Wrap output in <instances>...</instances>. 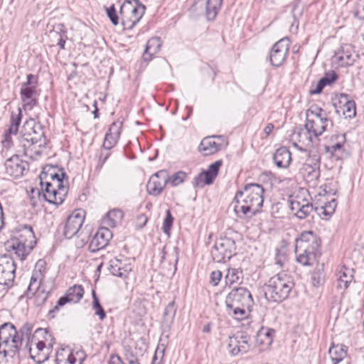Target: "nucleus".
Returning a JSON list of instances; mask_svg holds the SVG:
<instances>
[{
	"instance_id": "obj_1",
	"label": "nucleus",
	"mask_w": 364,
	"mask_h": 364,
	"mask_svg": "<svg viewBox=\"0 0 364 364\" xmlns=\"http://www.w3.org/2000/svg\"><path fill=\"white\" fill-rule=\"evenodd\" d=\"M264 190L258 183L246 184L242 191H237L232 201L234 211L240 218H250L260 212Z\"/></svg>"
},
{
	"instance_id": "obj_2",
	"label": "nucleus",
	"mask_w": 364,
	"mask_h": 364,
	"mask_svg": "<svg viewBox=\"0 0 364 364\" xmlns=\"http://www.w3.org/2000/svg\"><path fill=\"white\" fill-rule=\"evenodd\" d=\"M33 325L24 323L19 330L11 323H5L0 326V354L4 357L14 355L19 351L24 338L29 339Z\"/></svg>"
},
{
	"instance_id": "obj_3",
	"label": "nucleus",
	"mask_w": 364,
	"mask_h": 364,
	"mask_svg": "<svg viewBox=\"0 0 364 364\" xmlns=\"http://www.w3.org/2000/svg\"><path fill=\"white\" fill-rule=\"evenodd\" d=\"M321 240L314 231L303 232L295 240L296 262L303 266H312L320 257Z\"/></svg>"
},
{
	"instance_id": "obj_4",
	"label": "nucleus",
	"mask_w": 364,
	"mask_h": 364,
	"mask_svg": "<svg viewBox=\"0 0 364 364\" xmlns=\"http://www.w3.org/2000/svg\"><path fill=\"white\" fill-rule=\"evenodd\" d=\"M19 143L25 156L34 159L40 156L41 154L40 148L46 145L42 126L33 121L26 122L21 132Z\"/></svg>"
},
{
	"instance_id": "obj_5",
	"label": "nucleus",
	"mask_w": 364,
	"mask_h": 364,
	"mask_svg": "<svg viewBox=\"0 0 364 364\" xmlns=\"http://www.w3.org/2000/svg\"><path fill=\"white\" fill-rule=\"evenodd\" d=\"M253 304L251 293L245 287L234 288L226 296L227 314L236 320H243L248 317L246 309Z\"/></svg>"
},
{
	"instance_id": "obj_6",
	"label": "nucleus",
	"mask_w": 364,
	"mask_h": 364,
	"mask_svg": "<svg viewBox=\"0 0 364 364\" xmlns=\"http://www.w3.org/2000/svg\"><path fill=\"white\" fill-rule=\"evenodd\" d=\"M294 286L291 277L284 272H280L269 279L265 287V297L269 301H282L289 296Z\"/></svg>"
},
{
	"instance_id": "obj_7",
	"label": "nucleus",
	"mask_w": 364,
	"mask_h": 364,
	"mask_svg": "<svg viewBox=\"0 0 364 364\" xmlns=\"http://www.w3.org/2000/svg\"><path fill=\"white\" fill-rule=\"evenodd\" d=\"M306 191H301L300 194L291 196L289 198V206L295 215L299 219H304L314 210L321 218L328 220L332 213H330L323 205L314 208L313 205L306 199Z\"/></svg>"
},
{
	"instance_id": "obj_8",
	"label": "nucleus",
	"mask_w": 364,
	"mask_h": 364,
	"mask_svg": "<svg viewBox=\"0 0 364 364\" xmlns=\"http://www.w3.org/2000/svg\"><path fill=\"white\" fill-rule=\"evenodd\" d=\"M145 9V6L139 0H126L119 11L124 28L132 29L142 18Z\"/></svg>"
},
{
	"instance_id": "obj_9",
	"label": "nucleus",
	"mask_w": 364,
	"mask_h": 364,
	"mask_svg": "<svg viewBox=\"0 0 364 364\" xmlns=\"http://www.w3.org/2000/svg\"><path fill=\"white\" fill-rule=\"evenodd\" d=\"M43 275L41 269H35L28 287L26 296H33V303L36 306H43L50 295V290H46L42 284Z\"/></svg>"
},
{
	"instance_id": "obj_10",
	"label": "nucleus",
	"mask_w": 364,
	"mask_h": 364,
	"mask_svg": "<svg viewBox=\"0 0 364 364\" xmlns=\"http://www.w3.org/2000/svg\"><path fill=\"white\" fill-rule=\"evenodd\" d=\"M16 264L14 257L0 258V298H2L14 285Z\"/></svg>"
},
{
	"instance_id": "obj_11",
	"label": "nucleus",
	"mask_w": 364,
	"mask_h": 364,
	"mask_svg": "<svg viewBox=\"0 0 364 364\" xmlns=\"http://www.w3.org/2000/svg\"><path fill=\"white\" fill-rule=\"evenodd\" d=\"M38 77L28 74L26 81L21 84L20 89V97L23 102L24 110H31L38 105L39 93L37 90Z\"/></svg>"
},
{
	"instance_id": "obj_12",
	"label": "nucleus",
	"mask_w": 364,
	"mask_h": 364,
	"mask_svg": "<svg viewBox=\"0 0 364 364\" xmlns=\"http://www.w3.org/2000/svg\"><path fill=\"white\" fill-rule=\"evenodd\" d=\"M43 174L40 176L42 197L49 203L57 205L62 204L68 194V188L65 186H57L55 183L44 181Z\"/></svg>"
},
{
	"instance_id": "obj_13",
	"label": "nucleus",
	"mask_w": 364,
	"mask_h": 364,
	"mask_svg": "<svg viewBox=\"0 0 364 364\" xmlns=\"http://www.w3.org/2000/svg\"><path fill=\"white\" fill-rule=\"evenodd\" d=\"M235 240L230 237H220L216 240L211 250V256L215 262H225L234 255L235 250Z\"/></svg>"
},
{
	"instance_id": "obj_14",
	"label": "nucleus",
	"mask_w": 364,
	"mask_h": 364,
	"mask_svg": "<svg viewBox=\"0 0 364 364\" xmlns=\"http://www.w3.org/2000/svg\"><path fill=\"white\" fill-rule=\"evenodd\" d=\"M250 341L251 338L247 334L230 336L227 345L229 353L232 356H237L248 352L251 348Z\"/></svg>"
},
{
	"instance_id": "obj_15",
	"label": "nucleus",
	"mask_w": 364,
	"mask_h": 364,
	"mask_svg": "<svg viewBox=\"0 0 364 364\" xmlns=\"http://www.w3.org/2000/svg\"><path fill=\"white\" fill-rule=\"evenodd\" d=\"M168 181V175L166 170H161L155 173L150 177L146 184L148 193L153 196H159L163 192Z\"/></svg>"
},
{
	"instance_id": "obj_16",
	"label": "nucleus",
	"mask_w": 364,
	"mask_h": 364,
	"mask_svg": "<svg viewBox=\"0 0 364 364\" xmlns=\"http://www.w3.org/2000/svg\"><path fill=\"white\" fill-rule=\"evenodd\" d=\"M293 139L298 141L299 144L294 143V146L301 151H306L314 146L319 139H317L312 133H310L308 128H298L294 130Z\"/></svg>"
},
{
	"instance_id": "obj_17",
	"label": "nucleus",
	"mask_w": 364,
	"mask_h": 364,
	"mask_svg": "<svg viewBox=\"0 0 364 364\" xmlns=\"http://www.w3.org/2000/svg\"><path fill=\"white\" fill-rule=\"evenodd\" d=\"M289 51V41L282 38L272 47L269 53V61L272 66L279 67L284 62Z\"/></svg>"
},
{
	"instance_id": "obj_18",
	"label": "nucleus",
	"mask_w": 364,
	"mask_h": 364,
	"mask_svg": "<svg viewBox=\"0 0 364 364\" xmlns=\"http://www.w3.org/2000/svg\"><path fill=\"white\" fill-rule=\"evenodd\" d=\"M311 118L306 119L304 124L305 128H308L310 133L318 139L326 131L328 126H333L332 120L328 117L319 118V117L312 116Z\"/></svg>"
},
{
	"instance_id": "obj_19",
	"label": "nucleus",
	"mask_w": 364,
	"mask_h": 364,
	"mask_svg": "<svg viewBox=\"0 0 364 364\" xmlns=\"http://www.w3.org/2000/svg\"><path fill=\"white\" fill-rule=\"evenodd\" d=\"M112 236V232L107 227H100L90 242L89 250L95 252L105 248Z\"/></svg>"
},
{
	"instance_id": "obj_20",
	"label": "nucleus",
	"mask_w": 364,
	"mask_h": 364,
	"mask_svg": "<svg viewBox=\"0 0 364 364\" xmlns=\"http://www.w3.org/2000/svg\"><path fill=\"white\" fill-rule=\"evenodd\" d=\"M122 127L123 120L120 119L111 124L105 136L102 144L104 149L110 150L116 146L120 138Z\"/></svg>"
},
{
	"instance_id": "obj_21",
	"label": "nucleus",
	"mask_w": 364,
	"mask_h": 364,
	"mask_svg": "<svg viewBox=\"0 0 364 364\" xmlns=\"http://www.w3.org/2000/svg\"><path fill=\"white\" fill-rule=\"evenodd\" d=\"M358 58V55L351 44H345L334 55L336 62L342 67L353 65Z\"/></svg>"
},
{
	"instance_id": "obj_22",
	"label": "nucleus",
	"mask_w": 364,
	"mask_h": 364,
	"mask_svg": "<svg viewBox=\"0 0 364 364\" xmlns=\"http://www.w3.org/2000/svg\"><path fill=\"white\" fill-rule=\"evenodd\" d=\"M110 273L116 277L127 278L132 270V264L129 259L121 257H115L109 261Z\"/></svg>"
},
{
	"instance_id": "obj_23",
	"label": "nucleus",
	"mask_w": 364,
	"mask_h": 364,
	"mask_svg": "<svg viewBox=\"0 0 364 364\" xmlns=\"http://www.w3.org/2000/svg\"><path fill=\"white\" fill-rule=\"evenodd\" d=\"M84 223V215L79 212H73L68 218L63 226V235L70 239L80 231Z\"/></svg>"
},
{
	"instance_id": "obj_24",
	"label": "nucleus",
	"mask_w": 364,
	"mask_h": 364,
	"mask_svg": "<svg viewBox=\"0 0 364 364\" xmlns=\"http://www.w3.org/2000/svg\"><path fill=\"white\" fill-rule=\"evenodd\" d=\"M218 141H223L222 136H210L203 138L199 145L198 150L205 156L216 154L222 149L223 144Z\"/></svg>"
},
{
	"instance_id": "obj_25",
	"label": "nucleus",
	"mask_w": 364,
	"mask_h": 364,
	"mask_svg": "<svg viewBox=\"0 0 364 364\" xmlns=\"http://www.w3.org/2000/svg\"><path fill=\"white\" fill-rule=\"evenodd\" d=\"M26 166L27 164L16 154L13 155L5 161L6 173L16 178L23 176Z\"/></svg>"
},
{
	"instance_id": "obj_26",
	"label": "nucleus",
	"mask_w": 364,
	"mask_h": 364,
	"mask_svg": "<svg viewBox=\"0 0 364 364\" xmlns=\"http://www.w3.org/2000/svg\"><path fill=\"white\" fill-rule=\"evenodd\" d=\"M86 353L82 349L71 350L65 355L63 352L58 353L56 364H82L86 359Z\"/></svg>"
},
{
	"instance_id": "obj_27",
	"label": "nucleus",
	"mask_w": 364,
	"mask_h": 364,
	"mask_svg": "<svg viewBox=\"0 0 364 364\" xmlns=\"http://www.w3.org/2000/svg\"><path fill=\"white\" fill-rule=\"evenodd\" d=\"M7 247L14 251L15 257L20 261H23L26 256L33 248V245H25L17 239H11L6 244Z\"/></svg>"
},
{
	"instance_id": "obj_28",
	"label": "nucleus",
	"mask_w": 364,
	"mask_h": 364,
	"mask_svg": "<svg viewBox=\"0 0 364 364\" xmlns=\"http://www.w3.org/2000/svg\"><path fill=\"white\" fill-rule=\"evenodd\" d=\"M339 109H341L345 118H353L356 114L355 102L349 99L347 94L341 93L339 95Z\"/></svg>"
},
{
	"instance_id": "obj_29",
	"label": "nucleus",
	"mask_w": 364,
	"mask_h": 364,
	"mask_svg": "<svg viewBox=\"0 0 364 364\" xmlns=\"http://www.w3.org/2000/svg\"><path fill=\"white\" fill-rule=\"evenodd\" d=\"M162 46L161 40L159 37L151 38L146 43L142 58L144 61L149 62L156 54L161 50Z\"/></svg>"
},
{
	"instance_id": "obj_30",
	"label": "nucleus",
	"mask_w": 364,
	"mask_h": 364,
	"mask_svg": "<svg viewBox=\"0 0 364 364\" xmlns=\"http://www.w3.org/2000/svg\"><path fill=\"white\" fill-rule=\"evenodd\" d=\"M354 269L343 266L338 272L337 278V288L346 290L349 284L354 281Z\"/></svg>"
},
{
	"instance_id": "obj_31",
	"label": "nucleus",
	"mask_w": 364,
	"mask_h": 364,
	"mask_svg": "<svg viewBox=\"0 0 364 364\" xmlns=\"http://www.w3.org/2000/svg\"><path fill=\"white\" fill-rule=\"evenodd\" d=\"M124 217L123 212L119 209L109 210L102 219L101 227L115 228L121 223Z\"/></svg>"
},
{
	"instance_id": "obj_32",
	"label": "nucleus",
	"mask_w": 364,
	"mask_h": 364,
	"mask_svg": "<svg viewBox=\"0 0 364 364\" xmlns=\"http://www.w3.org/2000/svg\"><path fill=\"white\" fill-rule=\"evenodd\" d=\"M273 159L277 167L287 168L291 161V155L287 147L282 146L276 150Z\"/></svg>"
},
{
	"instance_id": "obj_33",
	"label": "nucleus",
	"mask_w": 364,
	"mask_h": 364,
	"mask_svg": "<svg viewBox=\"0 0 364 364\" xmlns=\"http://www.w3.org/2000/svg\"><path fill=\"white\" fill-rule=\"evenodd\" d=\"M314 166L307 162L304 164L306 180L316 183L320 177L319 162L320 157L318 155L314 156Z\"/></svg>"
},
{
	"instance_id": "obj_34",
	"label": "nucleus",
	"mask_w": 364,
	"mask_h": 364,
	"mask_svg": "<svg viewBox=\"0 0 364 364\" xmlns=\"http://www.w3.org/2000/svg\"><path fill=\"white\" fill-rule=\"evenodd\" d=\"M348 347L343 344H332L328 350L333 364H338L347 355Z\"/></svg>"
},
{
	"instance_id": "obj_35",
	"label": "nucleus",
	"mask_w": 364,
	"mask_h": 364,
	"mask_svg": "<svg viewBox=\"0 0 364 364\" xmlns=\"http://www.w3.org/2000/svg\"><path fill=\"white\" fill-rule=\"evenodd\" d=\"M84 289L82 285H74L70 287L65 296H61L67 300V304L70 302L77 303L82 298Z\"/></svg>"
},
{
	"instance_id": "obj_36",
	"label": "nucleus",
	"mask_w": 364,
	"mask_h": 364,
	"mask_svg": "<svg viewBox=\"0 0 364 364\" xmlns=\"http://www.w3.org/2000/svg\"><path fill=\"white\" fill-rule=\"evenodd\" d=\"M226 285L229 287L235 284H241L243 280V272L240 268H228L225 277Z\"/></svg>"
},
{
	"instance_id": "obj_37",
	"label": "nucleus",
	"mask_w": 364,
	"mask_h": 364,
	"mask_svg": "<svg viewBox=\"0 0 364 364\" xmlns=\"http://www.w3.org/2000/svg\"><path fill=\"white\" fill-rule=\"evenodd\" d=\"M333 139L336 140V143L329 145H325L324 146L325 151L329 154L331 156H333L337 151H339L343 148V146L346 141V134H333L330 137V140H333Z\"/></svg>"
},
{
	"instance_id": "obj_38",
	"label": "nucleus",
	"mask_w": 364,
	"mask_h": 364,
	"mask_svg": "<svg viewBox=\"0 0 364 364\" xmlns=\"http://www.w3.org/2000/svg\"><path fill=\"white\" fill-rule=\"evenodd\" d=\"M34 232L33 231L31 225H25L20 230L18 236L14 237L12 239H17L18 241L23 242L26 246L33 245V240L34 239Z\"/></svg>"
},
{
	"instance_id": "obj_39",
	"label": "nucleus",
	"mask_w": 364,
	"mask_h": 364,
	"mask_svg": "<svg viewBox=\"0 0 364 364\" xmlns=\"http://www.w3.org/2000/svg\"><path fill=\"white\" fill-rule=\"evenodd\" d=\"M223 0H207L206 16L209 20H213L221 8Z\"/></svg>"
},
{
	"instance_id": "obj_40",
	"label": "nucleus",
	"mask_w": 364,
	"mask_h": 364,
	"mask_svg": "<svg viewBox=\"0 0 364 364\" xmlns=\"http://www.w3.org/2000/svg\"><path fill=\"white\" fill-rule=\"evenodd\" d=\"M275 331L271 328H262L257 334V340L263 345L269 346L272 341Z\"/></svg>"
},
{
	"instance_id": "obj_41",
	"label": "nucleus",
	"mask_w": 364,
	"mask_h": 364,
	"mask_svg": "<svg viewBox=\"0 0 364 364\" xmlns=\"http://www.w3.org/2000/svg\"><path fill=\"white\" fill-rule=\"evenodd\" d=\"M21 118L22 111L21 108L18 109L17 112H11L10 118V126L9 127L10 133H14V135L17 134Z\"/></svg>"
},
{
	"instance_id": "obj_42",
	"label": "nucleus",
	"mask_w": 364,
	"mask_h": 364,
	"mask_svg": "<svg viewBox=\"0 0 364 364\" xmlns=\"http://www.w3.org/2000/svg\"><path fill=\"white\" fill-rule=\"evenodd\" d=\"M222 161L218 160L214 163L211 164L208 168L206 171H203L206 175L207 182L213 183L215 178H216L220 167L222 166Z\"/></svg>"
},
{
	"instance_id": "obj_43",
	"label": "nucleus",
	"mask_w": 364,
	"mask_h": 364,
	"mask_svg": "<svg viewBox=\"0 0 364 364\" xmlns=\"http://www.w3.org/2000/svg\"><path fill=\"white\" fill-rule=\"evenodd\" d=\"M311 279L314 287H318L323 285L325 282V273L323 267L315 269L311 273Z\"/></svg>"
},
{
	"instance_id": "obj_44",
	"label": "nucleus",
	"mask_w": 364,
	"mask_h": 364,
	"mask_svg": "<svg viewBox=\"0 0 364 364\" xmlns=\"http://www.w3.org/2000/svg\"><path fill=\"white\" fill-rule=\"evenodd\" d=\"M92 309L95 311V314L99 317V318L102 321L106 317V313L102 306L100 299L97 296V294L95 290L92 291Z\"/></svg>"
},
{
	"instance_id": "obj_45",
	"label": "nucleus",
	"mask_w": 364,
	"mask_h": 364,
	"mask_svg": "<svg viewBox=\"0 0 364 364\" xmlns=\"http://www.w3.org/2000/svg\"><path fill=\"white\" fill-rule=\"evenodd\" d=\"M161 339H160L159 343L156 347L155 350L154 357L152 358L151 364H161L164 360V357L165 355L166 350V345L161 343Z\"/></svg>"
},
{
	"instance_id": "obj_46",
	"label": "nucleus",
	"mask_w": 364,
	"mask_h": 364,
	"mask_svg": "<svg viewBox=\"0 0 364 364\" xmlns=\"http://www.w3.org/2000/svg\"><path fill=\"white\" fill-rule=\"evenodd\" d=\"M176 307L175 301H171L165 308L164 311V319L166 321H170L172 322L176 314Z\"/></svg>"
},
{
	"instance_id": "obj_47",
	"label": "nucleus",
	"mask_w": 364,
	"mask_h": 364,
	"mask_svg": "<svg viewBox=\"0 0 364 364\" xmlns=\"http://www.w3.org/2000/svg\"><path fill=\"white\" fill-rule=\"evenodd\" d=\"M66 176L63 171H60V173H58L55 171L50 172L49 174L45 173V178L49 177L51 179L50 183H55L57 186H64L63 179Z\"/></svg>"
},
{
	"instance_id": "obj_48",
	"label": "nucleus",
	"mask_w": 364,
	"mask_h": 364,
	"mask_svg": "<svg viewBox=\"0 0 364 364\" xmlns=\"http://www.w3.org/2000/svg\"><path fill=\"white\" fill-rule=\"evenodd\" d=\"M173 217L172 216L170 210H167L162 226L163 232L167 235H170V231L173 225Z\"/></svg>"
},
{
	"instance_id": "obj_49",
	"label": "nucleus",
	"mask_w": 364,
	"mask_h": 364,
	"mask_svg": "<svg viewBox=\"0 0 364 364\" xmlns=\"http://www.w3.org/2000/svg\"><path fill=\"white\" fill-rule=\"evenodd\" d=\"M58 26L60 27L59 31H54L53 33L58 36L57 44L61 50H63L65 49V44L68 37L66 35V31L64 30V26L63 24H60Z\"/></svg>"
},
{
	"instance_id": "obj_50",
	"label": "nucleus",
	"mask_w": 364,
	"mask_h": 364,
	"mask_svg": "<svg viewBox=\"0 0 364 364\" xmlns=\"http://www.w3.org/2000/svg\"><path fill=\"white\" fill-rule=\"evenodd\" d=\"M213 183L207 182L206 175L204 171H202L197 175L193 181V185L195 188H203L205 185H210Z\"/></svg>"
},
{
	"instance_id": "obj_51",
	"label": "nucleus",
	"mask_w": 364,
	"mask_h": 364,
	"mask_svg": "<svg viewBox=\"0 0 364 364\" xmlns=\"http://www.w3.org/2000/svg\"><path fill=\"white\" fill-rule=\"evenodd\" d=\"M186 176V173L179 171L173 174L169 181L172 186H176L182 183L185 181Z\"/></svg>"
},
{
	"instance_id": "obj_52",
	"label": "nucleus",
	"mask_w": 364,
	"mask_h": 364,
	"mask_svg": "<svg viewBox=\"0 0 364 364\" xmlns=\"http://www.w3.org/2000/svg\"><path fill=\"white\" fill-rule=\"evenodd\" d=\"M67 304V300L65 299H63L62 297L59 298L56 304L48 311V318H54L56 316V314L58 313L60 308L63 306Z\"/></svg>"
},
{
	"instance_id": "obj_53",
	"label": "nucleus",
	"mask_w": 364,
	"mask_h": 364,
	"mask_svg": "<svg viewBox=\"0 0 364 364\" xmlns=\"http://www.w3.org/2000/svg\"><path fill=\"white\" fill-rule=\"evenodd\" d=\"M106 13L109 18L110 19L111 22L114 25L117 26L119 23V16L117 14L116 9L114 7V5L112 4L108 8H106Z\"/></svg>"
},
{
	"instance_id": "obj_54",
	"label": "nucleus",
	"mask_w": 364,
	"mask_h": 364,
	"mask_svg": "<svg viewBox=\"0 0 364 364\" xmlns=\"http://www.w3.org/2000/svg\"><path fill=\"white\" fill-rule=\"evenodd\" d=\"M312 116L319 117V118L328 117L326 113L320 107L311 108L306 112V119L313 117Z\"/></svg>"
},
{
	"instance_id": "obj_55",
	"label": "nucleus",
	"mask_w": 364,
	"mask_h": 364,
	"mask_svg": "<svg viewBox=\"0 0 364 364\" xmlns=\"http://www.w3.org/2000/svg\"><path fill=\"white\" fill-rule=\"evenodd\" d=\"M338 79V75L334 71H331L329 73H326L324 76L321 77L320 80L323 81V84L326 85H330L333 83Z\"/></svg>"
},
{
	"instance_id": "obj_56",
	"label": "nucleus",
	"mask_w": 364,
	"mask_h": 364,
	"mask_svg": "<svg viewBox=\"0 0 364 364\" xmlns=\"http://www.w3.org/2000/svg\"><path fill=\"white\" fill-rule=\"evenodd\" d=\"M354 16L360 20H364V1L360 0L357 4Z\"/></svg>"
},
{
	"instance_id": "obj_57",
	"label": "nucleus",
	"mask_w": 364,
	"mask_h": 364,
	"mask_svg": "<svg viewBox=\"0 0 364 364\" xmlns=\"http://www.w3.org/2000/svg\"><path fill=\"white\" fill-rule=\"evenodd\" d=\"M11 135H14V133H10L9 129H8L4 134V139L2 141L4 147L9 149L12 146L13 141Z\"/></svg>"
},
{
	"instance_id": "obj_58",
	"label": "nucleus",
	"mask_w": 364,
	"mask_h": 364,
	"mask_svg": "<svg viewBox=\"0 0 364 364\" xmlns=\"http://www.w3.org/2000/svg\"><path fill=\"white\" fill-rule=\"evenodd\" d=\"M148 220L149 218L145 214L137 215L136 218V228L138 230L143 228L146 225Z\"/></svg>"
},
{
	"instance_id": "obj_59",
	"label": "nucleus",
	"mask_w": 364,
	"mask_h": 364,
	"mask_svg": "<svg viewBox=\"0 0 364 364\" xmlns=\"http://www.w3.org/2000/svg\"><path fill=\"white\" fill-rule=\"evenodd\" d=\"M223 274L220 270L213 271L210 274V283L213 286H217L220 282Z\"/></svg>"
},
{
	"instance_id": "obj_60",
	"label": "nucleus",
	"mask_w": 364,
	"mask_h": 364,
	"mask_svg": "<svg viewBox=\"0 0 364 364\" xmlns=\"http://www.w3.org/2000/svg\"><path fill=\"white\" fill-rule=\"evenodd\" d=\"M326 87V85L323 84V81L319 80V81L317 82L316 87L314 89H311L310 90L311 95H318L320 94L323 89Z\"/></svg>"
},
{
	"instance_id": "obj_61",
	"label": "nucleus",
	"mask_w": 364,
	"mask_h": 364,
	"mask_svg": "<svg viewBox=\"0 0 364 364\" xmlns=\"http://www.w3.org/2000/svg\"><path fill=\"white\" fill-rule=\"evenodd\" d=\"M110 156V153H107L105 155H103L102 154L100 156L99 163L97 166V168L100 170L104 165V164L106 162V161L108 159V158Z\"/></svg>"
},
{
	"instance_id": "obj_62",
	"label": "nucleus",
	"mask_w": 364,
	"mask_h": 364,
	"mask_svg": "<svg viewBox=\"0 0 364 364\" xmlns=\"http://www.w3.org/2000/svg\"><path fill=\"white\" fill-rule=\"evenodd\" d=\"M323 206L325 207V208L328 210L330 213L333 214L335 211V208L336 206V200L333 199L331 201L325 203V205Z\"/></svg>"
},
{
	"instance_id": "obj_63",
	"label": "nucleus",
	"mask_w": 364,
	"mask_h": 364,
	"mask_svg": "<svg viewBox=\"0 0 364 364\" xmlns=\"http://www.w3.org/2000/svg\"><path fill=\"white\" fill-rule=\"evenodd\" d=\"M109 364H123V361L119 355L114 354L110 356Z\"/></svg>"
},
{
	"instance_id": "obj_64",
	"label": "nucleus",
	"mask_w": 364,
	"mask_h": 364,
	"mask_svg": "<svg viewBox=\"0 0 364 364\" xmlns=\"http://www.w3.org/2000/svg\"><path fill=\"white\" fill-rule=\"evenodd\" d=\"M127 360H128L129 364H140L138 359L132 353H131L129 355H127Z\"/></svg>"
}]
</instances>
